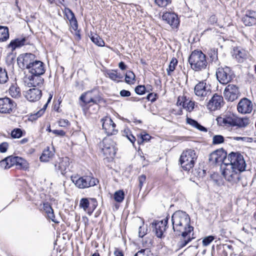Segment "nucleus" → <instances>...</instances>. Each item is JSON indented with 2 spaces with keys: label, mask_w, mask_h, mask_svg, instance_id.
Here are the masks:
<instances>
[{
  "label": "nucleus",
  "mask_w": 256,
  "mask_h": 256,
  "mask_svg": "<svg viewBox=\"0 0 256 256\" xmlns=\"http://www.w3.org/2000/svg\"><path fill=\"white\" fill-rule=\"evenodd\" d=\"M168 222V218L156 222L154 224V230L156 236L158 238H162L164 232L166 230Z\"/></svg>",
  "instance_id": "obj_24"
},
{
  "label": "nucleus",
  "mask_w": 256,
  "mask_h": 256,
  "mask_svg": "<svg viewBox=\"0 0 256 256\" xmlns=\"http://www.w3.org/2000/svg\"><path fill=\"white\" fill-rule=\"evenodd\" d=\"M71 180L77 188L80 189L94 186L98 182V180L92 174L83 176H72Z\"/></svg>",
  "instance_id": "obj_4"
},
{
  "label": "nucleus",
  "mask_w": 256,
  "mask_h": 256,
  "mask_svg": "<svg viewBox=\"0 0 256 256\" xmlns=\"http://www.w3.org/2000/svg\"><path fill=\"white\" fill-rule=\"evenodd\" d=\"M42 74H30L28 76L26 82L28 86H41L43 85L44 79L41 76Z\"/></svg>",
  "instance_id": "obj_22"
},
{
  "label": "nucleus",
  "mask_w": 256,
  "mask_h": 256,
  "mask_svg": "<svg viewBox=\"0 0 256 256\" xmlns=\"http://www.w3.org/2000/svg\"><path fill=\"white\" fill-rule=\"evenodd\" d=\"M43 208L44 211L47 214L48 218L51 220L52 222L55 223H58V222L55 219V216L54 213V210L52 208L51 206L48 202H44L43 204Z\"/></svg>",
  "instance_id": "obj_27"
},
{
  "label": "nucleus",
  "mask_w": 256,
  "mask_h": 256,
  "mask_svg": "<svg viewBox=\"0 0 256 256\" xmlns=\"http://www.w3.org/2000/svg\"><path fill=\"white\" fill-rule=\"evenodd\" d=\"M90 40L94 44L99 46H103L104 45V42L103 40L97 34H92Z\"/></svg>",
  "instance_id": "obj_37"
},
{
  "label": "nucleus",
  "mask_w": 256,
  "mask_h": 256,
  "mask_svg": "<svg viewBox=\"0 0 256 256\" xmlns=\"http://www.w3.org/2000/svg\"><path fill=\"white\" fill-rule=\"evenodd\" d=\"M210 162L213 164H227L226 152L222 149L220 148L212 152L208 158Z\"/></svg>",
  "instance_id": "obj_10"
},
{
  "label": "nucleus",
  "mask_w": 256,
  "mask_h": 256,
  "mask_svg": "<svg viewBox=\"0 0 256 256\" xmlns=\"http://www.w3.org/2000/svg\"><path fill=\"white\" fill-rule=\"evenodd\" d=\"M6 160V158H5L0 162V167L1 168L4 169H8L10 168L8 162Z\"/></svg>",
  "instance_id": "obj_56"
},
{
  "label": "nucleus",
  "mask_w": 256,
  "mask_h": 256,
  "mask_svg": "<svg viewBox=\"0 0 256 256\" xmlns=\"http://www.w3.org/2000/svg\"><path fill=\"white\" fill-rule=\"evenodd\" d=\"M232 56L236 59L238 62H242L246 58V51L239 47H235L232 52Z\"/></svg>",
  "instance_id": "obj_25"
},
{
  "label": "nucleus",
  "mask_w": 256,
  "mask_h": 256,
  "mask_svg": "<svg viewBox=\"0 0 256 256\" xmlns=\"http://www.w3.org/2000/svg\"><path fill=\"white\" fill-rule=\"evenodd\" d=\"M242 172L233 168L232 166H226L222 172V174L226 180L232 184H234L239 182L240 178V173Z\"/></svg>",
  "instance_id": "obj_8"
},
{
  "label": "nucleus",
  "mask_w": 256,
  "mask_h": 256,
  "mask_svg": "<svg viewBox=\"0 0 256 256\" xmlns=\"http://www.w3.org/2000/svg\"><path fill=\"white\" fill-rule=\"evenodd\" d=\"M90 202L87 198H82L80 201V208H83L84 211L88 210L90 206Z\"/></svg>",
  "instance_id": "obj_45"
},
{
  "label": "nucleus",
  "mask_w": 256,
  "mask_h": 256,
  "mask_svg": "<svg viewBox=\"0 0 256 256\" xmlns=\"http://www.w3.org/2000/svg\"><path fill=\"white\" fill-rule=\"evenodd\" d=\"M242 20L246 26H252L256 24V12L249 11L242 18Z\"/></svg>",
  "instance_id": "obj_26"
},
{
  "label": "nucleus",
  "mask_w": 256,
  "mask_h": 256,
  "mask_svg": "<svg viewBox=\"0 0 256 256\" xmlns=\"http://www.w3.org/2000/svg\"><path fill=\"white\" fill-rule=\"evenodd\" d=\"M178 236L176 240V250H178L184 248L194 238L192 232H182L176 233Z\"/></svg>",
  "instance_id": "obj_13"
},
{
  "label": "nucleus",
  "mask_w": 256,
  "mask_h": 256,
  "mask_svg": "<svg viewBox=\"0 0 256 256\" xmlns=\"http://www.w3.org/2000/svg\"><path fill=\"white\" fill-rule=\"evenodd\" d=\"M154 2L159 7H165L171 3V0H154Z\"/></svg>",
  "instance_id": "obj_48"
},
{
  "label": "nucleus",
  "mask_w": 256,
  "mask_h": 256,
  "mask_svg": "<svg viewBox=\"0 0 256 256\" xmlns=\"http://www.w3.org/2000/svg\"><path fill=\"white\" fill-rule=\"evenodd\" d=\"M195 102L191 100H188L184 97V100L182 107L186 110L191 112L194 108Z\"/></svg>",
  "instance_id": "obj_35"
},
{
  "label": "nucleus",
  "mask_w": 256,
  "mask_h": 256,
  "mask_svg": "<svg viewBox=\"0 0 256 256\" xmlns=\"http://www.w3.org/2000/svg\"><path fill=\"white\" fill-rule=\"evenodd\" d=\"M232 246L230 244H224L219 248V254L221 256H228V252H231Z\"/></svg>",
  "instance_id": "obj_33"
},
{
  "label": "nucleus",
  "mask_w": 256,
  "mask_h": 256,
  "mask_svg": "<svg viewBox=\"0 0 256 256\" xmlns=\"http://www.w3.org/2000/svg\"><path fill=\"white\" fill-rule=\"evenodd\" d=\"M135 74L132 71H127L125 74V82L128 84H132L135 80Z\"/></svg>",
  "instance_id": "obj_38"
},
{
  "label": "nucleus",
  "mask_w": 256,
  "mask_h": 256,
  "mask_svg": "<svg viewBox=\"0 0 256 256\" xmlns=\"http://www.w3.org/2000/svg\"><path fill=\"white\" fill-rule=\"evenodd\" d=\"M217 22V18L214 15L212 16L208 19V22L211 24H214Z\"/></svg>",
  "instance_id": "obj_63"
},
{
  "label": "nucleus",
  "mask_w": 256,
  "mask_h": 256,
  "mask_svg": "<svg viewBox=\"0 0 256 256\" xmlns=\"http://www.w3.org/2000/svg\"><path fill=\"white\" fill-rule=\"evenodd\" d=\"M92 201L93 202V203L92 204L91 206L90 207V209L88 210V214L89 215H90L93 211L95 210V208H96L98 204L95 198H92Z\"/></svg>",
  "instance_id": "obj_55"
},
{
  "label": "nucleus",
  "mask_w": 256,
  "mask_h": 256,
  "mask_svg": "<svg viewBox=\"0 0 256 256\" xmlns=\"http://www.w3.org/2000/svg\"><path fill=\"white\" fill-rule=\"evenodd\" d=\"M54 155V151L50 150V148L48 147L44 150L40 158L41 162H47L52 158Z\"/></svg>",
  "instance_id": "obj_29"
},
{
  "label": "nucleus",
  "mask_w": 256,
  "mask_h": 256,
  "mask_svg": "<svg viewBox=\"0 0 256 256\" xmlns=\"http://www.w3.org/2000/svg\"><path fill=\"white\" fill-rule=\"evenodd\" d=\"M58 124L60 126L66 127L69 125L70 122L67 120L62 119L58 121Z\"/></svg>",
  "instance_id": "obj_60"
},
{
  "label": "nucleus",
  "mask_w": 256,
  "mask_h": 256,
  "mask_svg": "<svg viewBox=\"0 0 256 256\" xmlns=\"http://www.w3.org/2000/svg\"><path fill=\"white\" fill-rule=\"evenodd\" d=\"M102 128L107 135L116 134L118 130L116 129V124L109 117H106L102 120Z\"/></svg>",
  "instance_id": "obj_18"
},
{
  "label": "nucleus",
  "mask_w": 256,
  "mask_h": 256,
  "mask_svg": "<svg viewBox=\"0 0 256 256\" xmlns=\"http://www.w3.org/2000/svg\"><path fill=\"white\" fill-rule=\"evenodd\" d=\"M150 136L148 134H141L140 138L138 140V144H140L144 142H147L150 140Z\"/></svg>",
  "instance_id": "obj_51"
},
{
  "label": "nucleus",
  "mask_w": 256,
  "mask_h": 256,
  "mask_svg": "<svg viewBox=\"0 0 256 256\" xmlns=\"http://www.w3.org/2000/svg\"><path fill=\"white\" fill-rule=\"evenodd\" d=\"M52 133L59 136H64L66 135V132L62 130H54L52 131Z\"/></svg>",
  "instance_id": "obj_57"
},
{
  "label": "nucleus",
  "mask_w": 256,
  "mask_h": 256,
  "mask_svg": "<svg viewBox=\"0 0 256 256\" xmlns=\"http://www.w3.org/2000/svg\"><path fill=\"white\" fill-rule=\"evenodd\" d=\"M186 122L189 124L196 128L198 126V123L196 120L190 118H187Z\"/></svg>",
  "instance_id": "obj_59"
},
{
  "label": "nucleus",
  "mask_w": 256,
  "mask_h": 256,
  "mask_svg": "<svg viewBox=\"0 0 256 256\" xmlns=\"http://www.w3.org/2000/svg\"><path fill=\"white\" fill-rule=\"evenodd\" d=\"M190 218L186 212L178 210L172 216V228L176 233L192 232L194 228L190 225Z\"/></svg>",
  "instance_id": "obj_1"
},
{
  "label": "nucleus",
  "mask_w": 256,
  "mask_h": 256,
  "mask_svg": "<svg viewBox=\"0 0 256 256\" xmlns=\"http://www.w3.org/2000/svg\"><path fill=\"white\" fill-rule=\"evenodd\" d=\"M237 109L238 112L242 114H249L252 110V104L249 100L244 98L238 102Z\"/></svg>",
  "instance_id": "obj_21"
},
{
  "label": "nucleus",
  "mask_w": 256,
  "mask_h": 256,
  "mask_svg": "<svg viewBox=\"0 0 256 256\" xmlns=\"http://www.w3.org/2000/svg\"><path fill=\"white\" fill-rule=\"evenodd\" d=\"M226 166L244 172L245 170L246 164L243 156L240 154L232 152L228 156L227 164H226Z\"/></svg>",
  "instance_id": "obj_6"
},
{
  "label": "nucleus",
  "mask_w": 256,
  "mask_h": 256,
  "mask_svg": "<svg viewBox=\"0 0 256 256\" xmlns=\"http://www.w3.org/2000/svg\"><path fill=\"white\" fill-rule=\"evenodd\" d=\"M218 125L228 128L232 126L244 128L250 124V120L246 118H238L234 114H226L216 118Z\"/></svg>",
  "instance_id": "obj_2"
},
{
  "label": "nucleus",
  "mask_w": 256,
  "mask_h": 256,
  "mask_svg": "<svg viewBox=\"0 0 256 256\" xmlns=\"http://www.w3.org/2000/svg\"><path fill=\"white\" fill-rule=\"evenodd\" d=\"M101 152L106 158H112L116 154L114 142L110 138H104L100 144Z\"/></svg>",
  "instance_id": "obj_9"
},
{
  "label": "nucleus",
  "mask_w": 256,
  "mask_h": 256,
  "mask_svg": "<svg viewBox=\"0 0 256 256\" xmlns=\"http://www.w3.org/2000/svg\"><path fill=\"white\" fill-rule=\"evenodd\" d=\"M138 187L140 188V190L144 186V184L146 182V176L144 174L140 176H138Z\"/></svg>",
  "instance_id": "obj_50"
},
{
  "label": "nucleus",
  "mask_w": 256,
  "mask_h": 256,
  "mask_svg": "<svg viewBox=\"0 0 256 256\" xmlns=\"http://www.w3.org/2000/svg\"><path fill=\"white\" fill-rule=\"evenodd\" d=\"M36 60L34 54L31 53H26L20 54L17 58V61L20 68L28 70Z\"/></svg>",
  "instance_id": "obj_12"
},
{
  "label": "nucleus",
  "mask_w": 256,
  "mask_h": 256,
  "mask_svg": "<svg viewBox=\"0 0 256 256\" xmlns=\"http://www.w3.org/2000/svg\"><path fill=\"white\" fill-rule=\"evenodd\" d=\"M8 38L9 31L8 28L0 26V42H4Z\"/></svg>",
  "instance_id": "obj_34"
},
{
  "label": "nucleus",
  "mask_w": 256,
  "mask_h": 256,
  "mask_svg": "<svg viewBox=\"0 0 256 256\" xmlns=\"http://www.w3.org/2000/svg\"><path fill=\"white\" fill-rule=\"evenodd\" d=\"M16 166L18 168L22 170H26L28 168V164L27 161L19 156H17Z\"/></svg>",
  "instance_id": "obj_36"
},
{
  "label": "nucleus",
  "mask_w": 256,
  "mask_h": 256,
  "mask_svg": "<svg viewBox=\"0 0 256 256\" xmlns=\"http://www.w3.org/2000/svg\"><path fill=\"white\" fill-rule=\"evenodd\" d=\"M10 95L15 98H18L21 96V92L20 88L16 84H12L9 88Z\"/></svg>",
  "instance_id": "obj_28"
},
{
  "label": "nucleus",
  "mask_w": 256,
  "mask_h": 256,
  "mask_svg": "<svg viewBox=\"0 0 256 256\" xmlns=\"http://www.w3.org/2000/svg\"><path fill=\"white\" fill-rule=\"evenodd\" d=\"M70 158L68 157L58 158V161L54 164L55 170L58 172H60L62 175H64L70 170Z\"/></svg>",
  "instance_id": "obj_17"
},
{
  "label": "nucleus",
  "mask_w": 256,
  "mask_h": 256,
  "mask_svg": "<svg viewBox=\"0 0 256 256\" xmlns=\"http://www.w3.org/2000/svg\"><path fill=\"white\" fill-rule=\"evenodd\" d=\"M22 135V131L20 128L14 130L11 132V136L14 138H20Z\"/></svg>",
  "instance_id": "obj_47"
},
{
  "label": "nucleus",
  "mask_w": 256,
  "mask_h": 256,
  "mask_svg": "<svg viewBox=\"0 0 256 256\" xmlns=\"http://www.w3.org/2000/svg\"><path fill=\"white\" fill-rule=\"evenodd\" d=\"M26 42V38H16L11 41L9 44V48H11L12 50H14L18 47H20L24 44Z\"/></svg>",
  "instance_id": "obj_32"
},
{
  "label": "nucleus",
  "mask_w": 256,
  "mask_h": 256,
  "mask_svg": "<svg viewBox=\"0 0 256 256\" xmlns=\"http://www.w3.org/2000/svg\"><path fill=\"white\" fill-rule=\"evenodd\" d=\"M178 64V60H177L173 58L168 66V68L166 69L167 74L168 76H171L172 73L174 70L176 68Z\"/></svg>",
  "instance_id": "obj_39"
},
{
  "label": "nucleus",
  "mask_w": 256,
  "mask_h": 256,
  "mask_svg": "<svg viewBox=\"0 0 256 256\" xmlns=\"http://www.w3.org/2000/svg\"><path fill=\"white\" fill-rule=\"evenodd\" d=\"M162 19L172 28H176L179 24L178 16L174 12H166L164 13Z\"/></svg>",
  "instance_id": "obj_19"
},
{
  "label": "nucleus",
  "mask_w": 256,
  "mask_h": 256,
  "mask_svg": "<svg viewBox=\"0 0 256 256\" xmlns=\"http://www.w3.org/2000/svg\"><path fill=\"white\" fill-rule=\"evenodd\" d=\"M8 144L6 142H3L0 144V152L4 153L6 152Z\"/></svg>",
  "instance_id": "obj_58"
},
{
  "label": "nucleus",
  "mask_w": 256,
  "mask_h": 256,
  "mask_svg": "<svg viewBox=\"0 0 256 256\" xmlns=\"http://www.w3.org/2000/svg\"><path fill=\"white\" fill-rule=\"evenodd\" d=\"M131 132L128 128H124V130L122 132V136H126V135H129L131 134Z\"/></svg>",
  "instance_id": "obj_64"
},
{
  "label": "nucleus",
  "mask_w": 256,
  "mask_h": 256,
  "mask_svg": "<svg viewBox=\"0 0 256 256\" xmlns=\"http://www.w3.org/2000/svg\"><path fill=\"white\" fill-rule=\"evenodd\" d=\"M106 74L110 80L117 82H120L118 80V79L123 78V76L120 74L118 73L116 70H108L106 72Z\"/></svg>",
  "instance_id": "obj_31"
},
{
  "label": "nucleus",
  "mask_w": 256,
  "mask_h": 256,
  "mask_svg": "<svg viewBox=\"0 0 256 256\" xmlns=\"http://www.w3.org/2000/svg\"><path fill=\"white\" fill-rule=\"evenodd\" d=\"M8 80L7 71L6 69L0 67V84H4Z\"/></svg>",
  "instance_id": "obj_40"
},
{
  "label": "nucleus",
  "mask_w": 256,
  "mask_h": 256,
  "mask_svg": "<svg viewBox=\"0 0 256 256\" xmlns=\"http://www.w3.org/2000/svg\"><path fill=\"white\" fill-rule=\"evenodd\" d=\"M194 93L200 100H204L211 93L210 86L205 81H200L195 86Z\"/></svg>",
  "instance_id": "obj_11"
},
{
  "label": "nucleus",
  "mask_w": 256,
  "mask_h": 256,
  "mask_svg": "<svg viewBox=\"0 0 256 256\" xmlns=\"http://www.w3.org/2000/svg\"><path fill=\"white\" fill-rule=\"evenodd\" d=\"M156 96L157 94H156L150 93L147 96L146 99L149 101L154 102L156 100Z\"/></svg>",
  "instance_id": "obj_61"
},
{
  "label": "nucleus",
  "mask_w": 256,
  "mask_h": 256,
  "mask_svg": "<svg viewBox=\"0 0 256 256\" xmlns=\"http://www.w3.org/2000/svg\"><path fill=\"white\" fill-rule=\"evenodd\" d=\"M14 102L8 98H0V112L10 114L16 106Z\"/></svg>",
  "instance_id": "obj_16"
},
{
  "label": "nucleus",
  "mask_w": 256,
  "mask_h": 256,
  "mask_svg": "<svg viewBox=\"0 0 256 256\" xmlns=\"http://www.w3.org/2000/svg\"><path fill=\"white\" fill-rule=\"evenodd\" d=\"M65 13L67 18L73 26V28L74 30L78 28L77 21L73 12L70 8H66L65 10Z\"/></svg>",
  "instance_id": "obj_30"
},
{
  "label": "nucleus",
  "mask_w": 256,
  "mask_h": 256,
  "mask_svg": "<svg viewBox=\"0 0 256 256\" xmlns=\"http://www.w3.org/2000/svg\"><path fill=\"white\" fill-rule=\"evenodd\" d=\"M224 94L226 100L233 102L238 98L240 92L236 86L230 84L225 88Z\"/></svg>",
  "instance_id": "obj_14"
},
{
  "label": "nucleus",
  "mask_w": 256,
  "mask_h": 256,
  "mask_svg": "<svg viewBox=\"0 0 256 256\" xmlns=\"http://www.w3.org/2000/svg\"><path fill=\"white\" fill-rule=\"evenodd\" d=\"M224 138L221 135H216L212 138V144H218L224 142Z\"/></svg>",
  "instance_id": "obj_46"
},
{
  "label": "nucleus",
  "mask_w": 256,
  "mask_h": 256,
  "mask_svg": "<svg viewBox=\"0 0 256 256\" xmlns=\"http://www.w3.org/2000/svg\"><path fill=\"white\" fill-rule=\"evenodd\" d=\"M42 91L38 88H30L24 94L26 98L30 102H34L40 99L42 96Z\"/></svg>",
  "instance_id": "obj_23"
},
{
  "label": "nucleus",
  "mask_w": 256,
  "mask_h": 256,
  "mask_svg": "<svg viewBox=\"0 0 256 256\" xmlns=\"http://www.w3.org/2000/svg\"><path fill=\"white\" fill-rule=\"evenodd\" d=\"M210 60L212 62L214 63L216 66H219L220 62L218 60L217 52L213 50H211L209 53Z\"/></svg>",
  "instance_id": "obj_42"
},
{
  "label": "nucleus",
  "mask_w": 256,
  "mask_h": 256,
  "mask_svg": "<svg viewBox=\"0 0 256 256\" xmlns=\"http://www.w3.org/2000/svg\"><path fill=\"white\" fill-rule=\"evenodd\" d=\"M214 239V236H210L204 238L202 240V244L204 246L209 245Z\"/></svg>",
  "instance_id": "obj_53"
},
{
  "label": "nucleus",
  "mask_w": 256,
  "mask_h": 256,
  "mask_svg": "<svg viewBox=\"0 0 256 256\" xmlns=\"http://www.w3.org/2000/svg\"><path fill=\"white\" fill-rule=\"evenodd\" d=\"M124 198V192L123 190L116 191L114 194V200L118 202H122Z\"/></svg>",
  "instance_id": "obj_41"
},
{
  "label": "nucleus",
  "mask_w": 256,
  "mask_h": 256,
  "mask_svg": "<svg viewBox=\"0 0 256 256\" xmlns=\"http://www.w3.org/2000/svg\"><path fill=\"white\" fill-rule=\"evenodd\" d=\"M134 256H153V254L149 248H144L138 251Z\"/></svg>",
  "instance_id": "obj_44"
},
{
  "label": "nucleus",
  "mask_w": 256,
  "mask_h": 256,
  "mask_svg": "<svg viewBox=\"0 0 256 256\" xmlns=\"http://www.w3.org/2000/svg\"><path fill=\"white\" fill-rule=\"evenodd\" d=\"M188 62L192 70L196 72L206 69L208 65L206 56L201 50L193 51L189 56Z\"/></svg>",
  "instance_id": "obj_3"
},
{
  "label": "nucleus",
  "mask_w": 256,
  "mask_h": 256,
  "mask_svg": "<svg viewBox=\"0 0 256 256\" xmlns=\"http://www.w3.org/2000/svg\"><path fill=\"white\" fill-rule=\"evenodd\" d=\"M223 104L222 96L215 94L208 102L206 106L208 109L210 111H215L220 109Z\"/></svg>",
  "instance_id": "obj_15"
},
{
  "label": "nucleus",
  "mask_w": 256,
  "mask_h": 256,
  "mask_svg": "<svg viewBox=\"0 0 256 256\" xmlns=\"http://www.w3.org/2000/svg\"><path fill=\"white\" fill-rule=\"evenodd\" d=\"M147 228L144 224L140 226L138 228V236L140 238L144 237L146 234Z\"/></svg>",
  "instance_id": "obj_54"
},
{
  "label": "nucleus",
  "mask_w": 256,
  "mask_h": 256,
  "mask_svg": "<svg viewBox=\"0 0 256 256\" xmlns=\"http://www.w3.org/2000/svg\"><path fill=\"white\" fill-rule=\"evenodd\" d=\"M216 78L223 84H226L234 78V74L230 68L225 66L218 68L216 72Z\"/></svg>",
  "instance_id": "obj_7"
},
{
  "label": "nucleus",
  "mask_w": 256,
  "mask_h": 256,
  "mask_svg": "<svg viewBox=\"0 0 256 256\" xmlns=\"http://www.w3.org/2000/svg\"><path fill=\"white\" fill-rule=\"evenodd\" d=\"M135 92L138 94H143L146 92V87L142 85L138 86L135 88Z\"/></svg>",
  "instance_id": "obj_49"
},
{
  "label": "nucleus",
  "mask_w": 256,
  "mask_h": 256,
  "mask_svg": "<svg viewBox=\"0 0 256 256\" xmlns=\"http://www.w3.org/2000/svg\"><path fill=\"white\" fill-rule=\"evenodd\" d=\"M48 102L46 104H44V108L42 109L38 110L37 112L32 114L30 117V118L32 120H36L38 118L44 114V110L48 106Z\"/></svg>",
  "instance_id": "obj_43"
},
{
  "label": "nucleus",
  "mask_w": 256,
  "mask_h": 256,
  "mask_svg": "<svg viewBox=\"0 0 256 256\" xmlns=\"http://www.w3.org/2000/svg\"><path fill=\"white\" fill-rule=\"evenodd\" d=\"M120 94L121 96L128 97L130 96V92L128 90H123L120 92Z\"/></svg>",
  "instance_id": "obj_62"
},
{
  "label": "nucleus",
  "mask_w": 256,
  "mask_h": 256,
  "mask_svg": "<svg viewBox=\"0 0 256 256\" xmlns=\"http://www.w3.org/2000/svg\"><path fill=\"white\" fill-rule=\"evenodd\" d=\"M10 168L16 164L17 156H9L6 158Z\"/></svg>",
  "instance_id": "obj_52"
},
{
  "label": "nucleus",
  "mask_w": 256,
  "mask_h": 256,
  "mask_svg": "<svg viewBox=\"0 0 256 256\" xmlns=\"http://www.w3.org/2000/svg\"><path fill=\"white\" fill-rule=\"evenodd\" d=\"M28 70L30 74H44L46 71L44 64L36 59Z\"/></svg>",
  "instance_id": "obj_20"
},
{
  "label": "nucleus",
  "mask_w": 256,
  "mask_h": 256,
  "mask_svg": "<svg viewBox=\"0 0 256 256\" xmlns=\"http://www.w3.org/2000/svg\"><path fill=\"white\" fill-rule=\"evenodd\" d=\"M198 156L194 150H186L182 152L180 157V162L184 170L189 171L194 166Z\"/></svg>",
  "instance_id": "obj_5"
}]
</instances>
